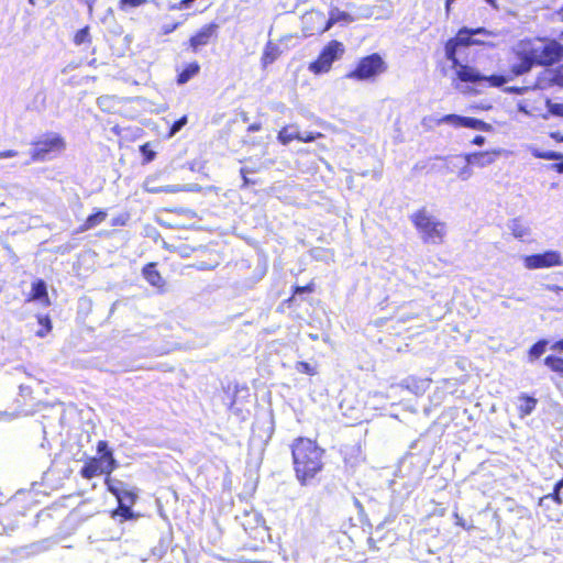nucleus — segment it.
I'll use <instances>...</instances> for the list:
<instances>
[{"mask_svg":"<svg viewBox=\"0 0 563 563\" xmlns=\"http://www.w3.org/2000/svg\"><path fill=\"white\" fill-rule=\"evenodd\" d=\"M181 25V22H174V23H169V24H164L162 27H161V34L162 35H168L173 32H175L179 26Z\"/></svg>","mask_w":563,"mask_h":563,"instance_id":"39","label":"nucleus"},{"mask_svg":"<svg viewBox=\"0 0 563 563\" xmlns=\"http://www.w3.org/2000/svg\"><path fill=\"white\" fill-rule=\"evenodd\" d=\"M550 137L555 142L563 143V134L559 131L550 132Z\"/></svg>","mask_w":563,"mask_h":563,"instance_id":"45","label":"nucleus"},{"mask_svg":"<svg viewBox=\"0 0 563 563\" xmlns=\"http://www.w3.org/2000/svg\"><path fill=\"white\" fill-rule=\"evenodd\" d=\"M316 290V283L313 280H310L307 285L305 286H295L292 288V294L291 296L286 300L287 303H290L294 299H295V296L296 295H300V294H305V292H308V294H311Z\"/></svg>","mask_w":563,"mask_h":563,"instance_id":"28","label":"nucleus"},{"mask_svg":"<svg viewBox=\"0 0 563 563\" xmlns=\"http://www.w3.org/2000/svg\"><path fill=\"white\" fill-rule=\"evenodd\" d=\"M471 175H472V170L468 166L462 168L460 172V177L464 180L467 179Z\"/></svg>","mask_w":563,"mask_h":563,"instance_id":"46","label":"nucleus"},{"mask_svg":"<svg viewBox=\"0 0 563 563\" xmlns=\"http://www.w3.org/2000/svg\"><path fill=\"white\" fill-rule=\"evenodd\" d=\"M518 399L520 400V405L518 406V415L523 418L531 415L538 405V399L529 396L528 394H520Z\"/></svg>","mask_w":563,"mask_h":563,"instance_id":"17","label":"nucleus"},{"mask_svg":"<svg viewBox=\"0 0 563 563\" xmlns=\"http://www.w3.org/2000/svg\"><path fill=\"white\" fill-rule=\"evenodd\" d=\"M562 36H563V31H562Z\"/></svg>","mask_w":563,"mask_h":563,"instance_id":"59","label":"nucleus"},{"mask_svg":"<svg viewBox=\"0 0 563 563\" xmlns=\"http://www.w3.org/2000/svg\"><path fill=\"white\" fill-rule=\"evenodd\" d=\"M98 456L89 457L80 470V476L85 479H91L98 475H104V478H112L111 473L118 467L112 450L106 440L97 443Z\"/></svg>","mask_w":563,"mask_h":563,"instance_id":"4","label":"nucleus"},{"mask_svg":"<svg viewBox=\"0 0 563 563\" xmlns=\"http://www.w3.org/2000/svg\"><path fill=\"white\" fill-rule=\"evenodd\" d=\"M156 267L157 263L155 262L145 264L142 267V276L152 287L158 289L159 291H164L166 283Z\"/></svg>","mask_w":563,"mask_h":563,"instance_id":"12","label":"nucleus"},{"mask_svg":"<svg viewBox=\"0 0 563 563\" xmlns=\"http://www.w3.org/2000/svg\"><path fill=\"white\" fill-rule=\"evenodd\" d=\"M74 43L76 45H81L84 43H90L91 42V37H90V34H89V26L86 25L81 29H79L75 34H74Z\"/></svg>","mask_w":563,"mask_h":563,"instance_id":"30","label":"nucleus"},{"mask_svg":"<svg viewBox=\"0 0 563 563\" xmlns=\"http://www.w3.org/2000/svg\"><path fill=\"white\" fill-rule=\"evenodd\" d=\"M194 1L195 0H180L178 3L173 4L170 7V9H173V10H185V9H188Z\"/></svg>","mask_w":563,"mask_h":563,"instance_id":"41","label":"nucleus"},{"mask_svg":"<svg viewBox=\"0 0 563 563\" xmlns=\"http://www.w3.org/2000/svg\"><path fill=\"white\" fill-rule=\"evenodd\" d=\"M261 129V125L257 123L251 124L249 126V131H258Z\"/></svg>","mask_w":563,"mask_h":563,"instance_id":"53","label":"nucleus"},{"mask_svg":"<svg viewBox=\"0 0 563 563\" xmlns=\"http://www.w3.org/2000/svg\"><path fill=\"white\" fill-rule=\"evenodd\" d=\"M31 4H34V0H29Z\"/></svg>","mask_w":563,"mask_h":563,"instance_id":"58","label":"nucleus"},{"mask_svg":"<svg viewBox=\"0 0 563 563\" xmlns=\"http://www.w3.org/2000/svg\"><path fill=\"white\" fill-rule=\"evenodd\" d=\"M108 214L104 210L97 209L93 213L89 214L85 221L77 228L76 233H82L96 228L106 221Z\"/></svg>","mask_w":563,"mask_h":563,"instance_id":"14","label":"nucleus"},{"mask_svg":"<svg viewBox=\"0 0 563 563\" xmlns=\"http://www.w3.org/2000/svg\"><path fill=\"white\" fill-rule=\"evenodd\" d=\"M41 328L36 331V335L40 338L46 336L52 331V321L48 314H37L36 317Z\"/></svg>","mask_w":563,"mask_h":563,"instance_id":"23","label":"nucleus"},{"mask_svg":"<svg viewBox=\"0 0 563 563\" xmlns=\"http://www.w3.org/2000/svg\"><path fill=\"white\" fill-rule=\"evenodd\" d=\"M543 363L550 372L563 379V355L560 353L549 354L544 357Z\"/></svg>","mask_w":563,"mask_h":563,"instance_id":"19","label":"nucleus"},{"mask_svg":"<svg viewBox=\"0 0 563 563\" xmlns=\"http://www.w3.org/2000/svg\"><path fill=\"white\" fill-rule=\"evenodd\" d=\"M550 350L555 352V353H562L563 352V336L561 339L554 341L550 345Z\"/></svg>","mask_w":563,"mask_h":563,"instance_id":"42","label":"nucleus"},{"mask_svg":"<svg viewBox=\"0 0 563 563\" xmlns=\"http://www.w3.org/2000/svg\"><path fill=\"white\" fill-rule=\"evenodd\" d=\"M499 151H478L465 155L468 166L486 167L492 165L499 156Z\"/></svg>","mask_w":563,"mask_h":563,"instance_id":"11","label":"nucleus"},{"mask_svg":"<svg viewBox=\"0 0 563 563\" xmlns=\"http://www.w3.org/2000/svg\"><path fill=\"white\" fill-rule=\"evenodd\" d=\"M550 69L554 78V84L556 85V87L563 89V64L554 68L550 67Z\"/></svg>","mask_w":563,"mask_h":563,"instance_id":"36","label":"nucleus"},{"mask_svg":"<svg viewBox=\"0 0 563 563\" xmlns=\"http://www.w3.org/2000/svg\"><path fill=\"white\" fill-rule=\"evenodd\" d=\"M523 264L528 269L553 267L561 264V256L556 251H547L525 256Z\"/></svg>","mask_w":563,"mask_h":563,"instance_id":"10","label":"nucleus"},{"mask_svg":"<svg viewBox=\"0 0 563 563\" xmlns=\"http://www.w3.org/2000/svg\"><path fill=\"white\" fill-rule=\"evenodd\" d=\"M188 122V117L185 114L176 120L169 128L168 136H174L177 132L181 130Z\"/></svg>","mask_w":563,"mask_h":563,"instance_id":"35","label":"nucleus"},{"mask_svg":"<svg viewBox=\"0 0 563 563\" xmlns=\"http://www.w3.org/2000/svg\"><path fill=\"white\" fill-rule=\"evenodd\" d=\"M517 109L519 112L525 113L527 115H532L533 112L529 107L528 100H522L517 104Z\"/></svg>","mask_w":563,"mask_h":563,"instance_id":"40","label":"nucleus"},{"mask_svg":"<svg viewBox=\"0 0 563 563\" xmlns=\"http://www.w3.org/2000/svg\"><path fill=\"white\" fill-rule=\"evenodd\" d=\"M344 52L345 48L342 42L331 40L320 51L318 57L309 64L308 69L314 75L328 73L332 64L340 59Z\"/></svg>","mask_w":563,"mask_h":563,"instance_id":"7","label":"nucleus"},{"mask_svg":"<svg viewBox=\"0 0 563 563\" xmlns=\"http://www.w3.org/2000/svg\"><path fill=\"white\" fill-rule=\"evenodd\" d=\"M410 221L423 243L439 245L444 242L446 223L431 214L426 207L417 209L410 216Z\"/></svg>","mask_w":563,"mask_h":563,"instance_id":"3","label":"nucleus"},{"mask_svg":"<svg viewBox=\"0 0 563 563\" xmlns=\"http://www.w3.org/2000/svg\"><path fill=\"white\" fill-rule=\"evenodd\" d=\"M220 25L217 22H209L194 32L188 41V49L192 53H199L203 47L214 44L219 37Z\"/></svg>","mask_w":563,"mask_h":563,"instance_id":"8","label":"nucleus"},{"mask_svg":"<svg viewBox=\"0 0 563 563\" xmlns=\"http://www.w3.org/2000/svg\"><path fill=\"white\" fill-rule=\"evenodd\" d=\"M386 70L387 64L380 54L372 53L361 57L355 67L345 75V78L356 81L374 80Z\"/></svg>","mask_w":563,"mask_h":563,"instance_id":"6","label":"nucleus"},{"mask_svg":"<svg viewBox=\"0 0 563 563\" xmlns=\"http://www.w3.org/2000/svg\"><path fill=\"white\" fill-rule=\"evenodd\" d=\"M472 143H473L474 145L482 146V145L485 143V137H484V136H482V135H476V136H474V139H473Z\"/></svg>","mask_w":563,"mask_h":563,"instance_id":"48","label":"nucleus"},{"mask_svg":"<svg viewBox=\"0 0 563 563\" xmlns=\"http://www.w3.org/2000/svg\"><path fill=\"white\" fill-rule=\"evenodd\" d=\"M547 500H552L554 501L558 506H561L563 504V499L561 497V493L559 490H552L550 494H547L544 496H542L540 499H539V506H543V504L547 501Z\"/></svg>","mask_w":563,"mask_h":563,"instance_id":"33","label":"nucleus"},{"mask_svg":"<svg viewBox=\"0 0 563 563\" xmlns=\"http://www.w3.org/2000/svg\"><path fill=\"white\" fill-rule=\"evenodd\" d=\"M531 154L533 157L541 158V159H549V161L563 159V154H561L559 152H554V151L532 150Z\"/></svg>","mask_w":563,"mask_h":563,"instance_id":"27","label":"nucleus"},{"mask_svg":"<svg viewBox=\"0 0 563 563\" xmlns=\"http://www.w3.org/2000/svg\"><path fill=\"white\" fill-rule=\"evenodd\" d=\"M322 136H323V134L321 132H308L305 134L300 133V136H298V141L303 142V143H310V142H313L314 140L320 139Z\"/></svg>","mask_w":563,"mask_h":563,"instance_id":"37","label":"nucleus"},{"mask_svg":"<svg viewBox=\"0 0 563 563\" xmlns=\"http://www.w3.org/2000/svg\"><path fill=\"white\" fill-rule=\"evenodd\" d=\"M453 2H454V0H445L444 9H445L446 16H449L451 14V5Z\"/></svg>","mask_w":563,"mask_h":563,"instance_id":"49","label":"nucleus"},{"mask_svg":"<svg viewBox=\"0 0 563 563\" xmlns=\"http://www.w3.org/2000/svg\"><path fill=\"white\" fill-rule=\"evenodd\" d=\"M463 117L459 114H445L437 120V124L449 123L454 128H462Z\"/></svg>","mask_w":563,"mask_h":563,"instance_id":"31","label":"nucleus"},{"mask_svg":"<svg viewBox=\"0 0 563 563\" xmlns=\"http://www.w3.org/2000/svg\"><path fill=\"white\" fill-rule=\"evenodd\" d=\"M27 300H40L45 306H48L51 303L46 284L43 279H37L32 284L31 291L27 295Z\"/></svg>","mask_w":563,"mask_h":563,"instance_id":"15","label":"nucleus"},{"mask_svg":"<svg viewBox=\"0 0 563 563\" xmlns=\"http://www.w3.org/2000/svg\"><path fill=\"white\" fill-rule=\"evenodd\" d=\"M140 152L142 153L143 155V163L144 164H148L150 162H152L155 156H156V153L152 150L151 147V144L150 143H145L143 145L140 146Z\"/></svg>","mask_w":563,"mask_h":563,"instance_id":"34","label":"nucleus"},{"mask_svg":"<svg viewBox=\"0 0 563 563\" xmlns=\"http://www.w3.org/2000/svg\"><path fill=\"white\" fill-rule=\"evenodd\" d=\"M527 89H528L527 87H512L509 89V91L515 92V93H521Z\"/></svg>","mask_w":563,"mask_h":563,"instance_id":"50","label":"nucleus"},{"mask_svg":"<svg viewBox=\"0 0 563 563\" xmlns=\"http://www.w3.org/2000/svg\"><path fill=\"white\" fill-rule=\"evenodd\" d=\"M148 3V0H119L118 8L120 11H129L134 8L143 7Z\"/></svg>","mask_w":563,"mask_h":563,"instance_id":"29","label":"nucleus"},{"mask_svg":"<svg viewBox=\"0 0 563 563\" xmlns=\"http://www.w3.org/2000/svg\"><path fill=\"white\" fill-rule=\"evenodd\" d=\"M488 4H490L494 9H497V1L496 0H485Z\"/></svg>","mask_w":563,"mask_h":563,"instance_id":"55","label":"nucleus"},{"mask_svg":"<svg viewBox=\"0 0 563 563\" xmlns=\"http://www.w3.org/2000/svg\"><path fill=\"white\" fill-rule=\"evenodd\" d=\"M556 15L563 22V5L556 11Z\"/></svg>","mask_w":563,"mask_h":563,"instance_id":"54","label":"nucleus"},{"mask_svg":"<svg viewBox=\"0 0 563 563\" xmlns=\"http://www.w3.org/2000/svg\"><path fill=\"white\" fill-rule=\"evenodd\" d=\"M300 133L298 131H291V126H283L277 134V140L280 144L287 145L292 141H298Z\"/></svg>","mask_w":563,"mask_h":563,"instance_id":"21","label":"nucleus"},{"mask_svg":"<svg viewBox=\"0 0 563 563\" xmlns=\"http://www.w3.org/2000/svg\"><path fill=\"white\" fill-rule=\"evenodd\" d=\"M545 106L548 109V114H543V119H548L549 115L563 118V103L553 102L551 99L545 100Z\"/></svg>","mask_w":563,"mask_h":563,"instance_id":"25","label":"nucleus"},{"mask_svg":"<svg viewBox=\"0 0 563 563\" xmlns=\"http://www.w3.org/2000/svg\"><path fill=\"white\" fill-rule=\"evenodd\" d=\"M561 162L559 163H554L551 165V169L559 173V174H562L563 173V159H560Z\"/></svg>","mask_w":563,"mask_h":563,"instance_id":"47","label":"nucleus"},{"mask_svg":"<svg viewBox=\"0 0 563 563\" xmlns=\"http://www.w3.org/2000/svg\"><path fill=\"white\" fill-rule=\"evenodd\" d=\"M561 62H559L560 64ZM554 65H558L556 64H553ZM545 69L543 71H541L537 78H536V81H534V87L538 88V89H541V90H547V89H550L552 87H556V85L554 84V78H553V75H552V71L550 69V66H543ZM552 67V65H551Z\"/></svg>","mask_w":563,"mask_h":563,"instance_id":"18","label":"nucleus"},{"mask_svg":"<svg viewBox=\"0 0 563 563\" xmlns=\"http://www.w3.org/2000/svg\"><path fill=\"white\" fill-rule=\"evenodd\" d=\"M282 55V51L274 42L268 41L263 49L261 57V66L263 69H266L271 64H273L279 56Z\"/></svg>","mask_w":563,"mask_h":563,"instance_id":"16","label":"nucleus"},{"mask_svg":"<svg viewBox=\"0 0 563 563\" xmlns=\"http://www.w3.org/2000/svg\"><path fill=\"white\" fill-rule=\"evenodd\" d=\"M456 523H457V525H460V526H462V527H464L463 521H457Z\"/></svg>","mask_w":563,"mask_h":563,"instance_id":"57","label":"nucleus"},{"mask_svg":"<svg viewBox=\"0 0 563 563\" xmlns=\"http://www.w3.org/2000/svg\"><path fill=\"white\" fill-rule=\"evenodd\" d=\"M296 369L299 373H303V374H308V375H314L316 374L314 368L308 362H305V361L298 362L296 364Z\"/></svg>","mask_w":563,"mask_h":563,"instance_id":"38","label":"nucleus"},{"mask_svg":"<svg viewBox=\"0 0 563 563\" xmlns=\"http://www.w3.org/2000/svg\"><path fill=\"white\" fill-rule=\"evenodd\" d=\"M104 484L108 492H110L118 500V503L134 505L137 500V492L133 487L126 485L114 478H104Z\"/></svg>","mask_w":563,"mask_h":563,"instance_id":"9","label":"nucleus"},{"mask_svg":"<svg viewBox=\"0 0 563 563\" xmlns=\"http://www.w3.org/2000/svg\"><path fill=\"white\" fill-rule=\"evenodd\" d=\"M548 343L549 342L547 340L541 339L537 341L534 344H532L528 351L529 357L531 360L539 358L545 352Z\"/></svg>","mask_w":563,"mask_h":563,"instance_id":"26","label":"nucleus"},{"mask_svg":"<svg viewBox=\"0 0 563 563\" xmlns=\"http://www.w3.org/2000/svg\"><path fill=\"white\" fill-rule=\"evenodd\" d=\"M201 66L198 60H191L177 69L176 84L181 86L199 75Z\"/></svg>","mask_w":563,"mask_h":563,"instance_id":"13","label":"nucleus"},{"mask_svg":"<svg viewBox=\"0 0 563 563\" xmlns=\"http://www.w3.org/2000/svg\"><path fill=\"white\" fill-rule=\"evenodd\" d=\"M562 488H563V477L554 484L553 489L561 492Z\"/></svg>","mask_w":563,"mask_h":563,"instance_id":"52","label":"nucleus"},{"mask_svg":"<svg viewBox=\"0 0 563 563\" xmlns=\"http://www.w3.org/2000/svg\"><path fill=\"white\" fill-rule=\"evenodd\" d=\"M241 174H242V177H243V185H244V186H247V185L250 184V180H249V178L246 177V170H245V168H242V169H241Z\"/></svg>","mask_w":563,"mask_h":563,"instance_id":"51","label":"nucleus"},{"mask_svg":"<svg viewBox=\"0 0 563 563\" xmlns=\"http://www.w3.org/2000/svg\"><path fill=\"white\" fill-rule=\"evenodd\" d=\"M66 150V140L59 133L47 132L32 142L30 159L44 162L55 157Z\"/></svg>","mask_w":563,"mask_h":563,"instance_id":"5","label":"nucleus"},{"mask_svg":"<svg viewBox=\"0 0 563 563\" xmlns=\"http://www.w3.org/2000/svg\"><path fill=\"white\" fill-rule=\"evenodd\" d=\"M18 155V152L14 150H5L0 152V159L2 158H12Z\"/></svg>","mask_w":563,"mask_h":563,"instance_id":"43","label":"nucleus"},{"mask_svg":"<svg viewBox=\"0 0 563 563\" xmlns=\"http://www.w3.org/2000/svg\"><path fill=\"white\" fill-rule=\"evenodd\" d=\"M132 506L133 505L130 504L118 503L117 508L110 512L111 518L115 519L119 517L121 521L136 519L139 515L131 510Z\"/></svg>","mask_w":563,"mask_h":563,"instance_id":"20","label":"nucleus"},{"mask_svg":"<svg viewBox=\"0 0 563 563\" xmlns=\"http://www.w3.org/2000/svg\"><path fill=\"white\" fill-rule=\"evenodd\" d=\"M292 467L296 479L306 486L312 483L324 467V449L316 440L296 438L291 445Z\"/></svg>","mask_w":563,"mask_h":563,"instance_id":"2","label":"nucleus"},{"mask_svg":"<svg viewBox=\"0 0 563 563\" xmlns=\"http://www.w3.org/2000/svg\"><path fill=\"white\" fill-rule=\"evenodd\" d=\"M497 33L483 26L460 27L454 36L444 43L445 58L455 70V79L465 84L486 82L489 87H501L520 76L530 73L534 66H551L563 62V44L549 36H529L518 40L509 48V66L504 74L489 76L482 75L479 70L459 60L461 48L470 46L495 47L492 38Z\"/></svg>","mask_w":563,"mask_h":563,"instance_id":"1","label":"nucleus"},{"mask_svg":"<svg viewBox=\"0 0 563 563\" xmlns=\"http://www.w3.org/2000/svg\"><path fill=\"white\" fill-rule=\"evenodd\" d=\"M112 224H113V225H117V224H123V222H121L120 220H113Z\"/></svg>","mask_w":563,"mask_h":563,"instance_id":"56","label":"nucleus"},{"mask_svg":"<svg viewBox=\"0 0 563 563\" xmlns=\"http://www.w3.org/2000/svg\"><path fill=\"white\" fill-rule=\"evenodd\" d=\"M335 24L333 18L329 14V19L327 20L324 26L321 30V33L329 31Z\"/></svg>","mask_w":563,"mask_h":563,"instance_id":"44","label":"nucleus"},{"mask_svg":"<svg viewBox=\"0 0 563 563\" xmlns=\"http://www.w3.org/2000/svg\"><path fill=\"white\" fill-rule=\"evenodd\" d=\"M462 128H468V129L479 130V131H489L490 130V125L488 123L484 122L481 119L473 118V117H463Z\"/></svg>","mask_w":563,"mask_h":563,"instance_id":"22","label":"nucleus"},{"mask_svg":"<svg viewBox=\"0 0 563 563\" xmlns=\"http://www.w3.org/2000/svg\"><path fill=\"white\" fill-rule=\"evenodd\" d=\"M330 15L333 18L335 24L339 23V22H347V23H350V22L354 21L353 16L350 13H347L345 11H341V10H339L336 8L332 9L330 11Z\"/></svg>","mask_w":563,"mask_h":563,"instance_id":"32","label":"nucleus"},{"mask_svg":"<svg viewBox=\"0 0 563 563\" xmlns=\"http://www.w3.org/2000/svg\"><path fill=\"white\" fill-rule=\"evenodd\" d=\"M510 230L511 234L520 240L529 234V228L520 219H514L511 221Z\"/></svg>","mask_w":563,"mask_h":563,"instance_id":"24","label":"nucleus"}]
</instances>
